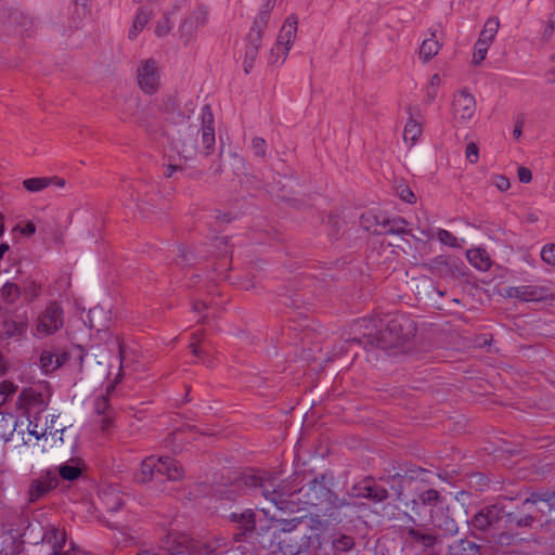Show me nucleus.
I'll use <instances>...</instances> for the list:
<instances>
[{
	"instance_id": "nucleus-60",
	"label": "nucleus",
	"mask_w": 555,
	"mask_h": 555,
	"mask_svg": "<svg viewBox=\"0 0 555 555\" xmlns=\"http://www.w3.org/2000/svg\"><path fill=\"white\" fill-rule=\"evenodd\" d=\"M533 522V517L530 515H526L517 520V525L519 527H529Z\"/></svg>"
},
{
	"instance_id": "nucleus-34",
	"label": "nucleus",
	"mask_w": 555,
	"mask_h": 555,
	"mask_svg": "<svg viewBox=\"0 0 555 555\" xmlns=\"http://www.w3.org/2000/svg\"><path fill=\"white\" fill-rule=\"evenodd\" d=\"M332 547L334 548V554H339L341 552L350 551L354 546L353 538L346 534H340L337 537L336 530L334 531V537L331 539Z\"/></svg>"
},
{
	"instance_id": "nucleus-61",
	"label": "nucleus",
	"mask_w": 555,
	"mask_h": 555,
	"mask_svg": "<svg viewBox=\"0 0 555 555\" xmlns=\"http://www.w3.org/2000/svg\"><path fill=\"white\" fill-rule=\"evenodd\" d=\"M55 353V360H57L59 367L62 366L64 363L67 362L69 356L67 352H54Z\"/></svg>"
},
{
	"instance_id": "nucleus-46",
	"label": "nucleus",
	"mask_w": 555,
	"mask_h": 555,
	"mask_svg": "<svg viewBox=\"0 0 555 555\" xmlns=\"http://www.w3.org/2000/svg\"><path fill=\"white\" fill-rule=\"evenodd\" d=\"M421 499L426 505H437L440 496L436 489L429 488L425 492L422 493Z\"/></svg>"
},
{
	"instance_id": "nucleus-63",
	"label": "nucleus",
	"mask_w": 555,
	"mask_h": 555,
	"mask_svg": "<svg viewBox=\"0 0 555 555\" xmlns=\"http://www.w3.org/2000/svg\"><path fill=\"white\" fill-rule=\"evenodd\" d=\"M48 180L51 181V184H54L56 186H60V188H64L65 186V180L62 179V178L51 177V178H48Z\"/></svg>"
},
{
	"instance_id": "nucleus-32",
	"label": "nucleus",
	"mask_w": 555,
	"mask_h": 555,
	"mask_svg": "<svg viewBox=\"0 0 555 555\" xmlns=\"http://www.w3.org/2000/svg\"><path fill=\"white\" fill-rule=\"evenodd\" d=\"M422 126L414 119H409L403 130V140L413 146L422 135Z\"/></svg>"
},
{
	"instance_id": "nucleus-43",
	"label": "nucleus",
	"mask_w": 555,
	"mask_h": 555,
	"mask_svg": "<svg viewBox=\"0 0 555 555\" xmlns=\"http://www.w3.org/2000/svg\"><path fill=\"white\" fill-rule=\"evenodd\" d=\"M491 44L486 43L483 41L477 40L474 48V54H473V62L478 65L480 64L487 55V52L489 50Z\"/></svg>"
},
{
	"instance_id": "nucleus-55",
	"label": "nucleus",
	"mask_w": 555,
	"mask_h": 555,
	"mask_svg": "<svg viewBox=\"0 0 555 555\" xmlns=\"http://www.w3.org/2000/svg\"><path fill=\"white\" fill-rule=\"evenodd\" d=\"M28 433L34 436L37 440H39L41 437L46 436L47 430L46 429H38V425L34 424L33 422H29L28 424Z\"/></svg>"
},
{
	"instance_id": "nucleus-29",
	"label": "nucleus",
	"mask_w": 555,
	"mask_h": 555,
	"mask_svg": "<svg viewBox=\"0 0 555 555\" xmlns=\"http://www.w3.org/2000/svg\"><path fill=\"white\" fill-rule=\"evenodd\" d=\"M152 17V10L147 8H141L138 10L137 15L133 20L132 26L129 30V39L133 40L144 29Z\"/></svg>"
},
{
	"instance_id": "nucleus-3",
	"label": "nucleus",
	"mask_w": 555,
	"mask_h": 555,
	"mask_svg": "<svg viewBox=\"0 0 555 555\" xmlns=\"http://www.w3.org/2000/svg\"><path fill=\"white\" fill-rule=\"evenodd\" d=\"M335 527L328 520L311 518L308 531L300 537L309 555H328L323 547L334 537ZM340 555V554H334Z\"/></svg>"
},
{
	"instance_id": "nucleus-15",
	"label": "nucleus",
	"mask_w": 555,
	"mask_h": 555,
	"mask_svg": "<svg viewBox=\"0 0 555 555\" xmlns=\"http://www.w3.org/2000/svg\"><path fill=\"white\" fill-rule=\"evenodd\" d=\"M506 296L521 301H540L548 296V289L540 285H520L506 289Z\"/></svg>"
},
{
	"instance_id": "nucleus-50",
	"label": "nucleus",
	"mask_w": 555,
	"mask_h": 555,
	"mask_svg": "<svg viewBox=\"0 0 555 555\" xmlns=\"http://www.w3.org/2000/svg\"><path fill=\"white\" fill-rule=\"evenodd\" d=\"M461 481L467 483L468 486H481L486 481V477L480 473H476L467 476V479H463Z\"/></svg>"
},
{
	"instance_id": "nucleus-42",
	"label": "nucleus",
	"mask_w": 555,
	"mask_h": 555,
	"mask_svg": "<svg viewBox=\"0 0 555 555\" xmlns=\"http://www.w3.org/2000/svg\"><path fill=\"white\" fill-rule=\"evenodd\" d=\"M437 238L439 242L443 245L450 246V247H460V243L457 237H455L450 231L444 229H439L437 231Z\"/></svg>"
},
{
	"instance_id": "nucleus-41",
	"label": "nucleus",
	"mask_w": 555,
	"mask_h": 555,
	"mask_svg": "<svg viewBox=\"0 0 555 555\" xmlns=\"http://www.w3.org/2000/svg\"><path fill=\"white\" fill-rule=\"evenodd\" d=\"M250 149L256 157L264 159L267 156V142L263 138L254 137L251 139Z\"/></svg>"
},
{
	"instance_id": "nucleus-7",
	"label": "nucleus",
	"mask_w": 555,
	"mask_h": 555,
	"mask_svg": "<svg viewBox=\"0 0 555 555\" xmlns=\"http://www.w3.org/2000/svg\"><path fill=\"white\" fill-rule=\"evenodd\" d=\"M137 81L144 93H155L160 86V67L158 62L154 59L141 61L137 68Z\"/></svg>"
},
{
	"instance_id": "nucleus-21",
	"label": "nucleus",
	"mask_w": 555,
	"mask_h": 555,
	"mask_svg": "<svg viewBox=\"0 0 555 555\" xmlns=\"http://www.w3.org/2000/svg\"><path fill=\"white\" fill-rule=\"evenodd\" d=\"M231 519L238 524L240 532L234 534L237 541L246 533L253 532L256 528L255 513L251 509H246L241 514L232 513Z\"/></svg>"
},
{
	"instance_id": "nucleus-40",
	"label": "nucleus",
	"mask_w": 555,
	"mask_h": 555,
	"mask_svg": "<svg viewBox=\"0 0 555 555\" xmlns=\"http://www.w3.org/2000/svg\"><path fill=\"white\" fill-rule=\"evenodd\" d=\"M21 296L18 285L12 282H7L1 288V297L8 302L16 301Z\"/></svg>"
},
{
	"instance_id": "nucleus-10",
	"label": "nucleus",
	"mask_w": 555,
	"mask_h": 555,
	"mask_svg": "<svg viewBox=\"0 0 555 555\" xmlns=\"http://www.w3.org/2000/svg\"><path fill=\"white\" fill-rule=\"evenodd\" d=\"M236 486H264L266 483L279 482V475L275 472L258 468H245L233 480Z\"/></svg>"
},
{
	"instance_id": "nucleus-8",
	"label": "nucleus",
	"mask_w": 555,
	"mask_h": 555,
	"mask_svg": "<svg viewBox=\"0 0 555 555\" xmlns=\"http://www.w3.org/2000/svg\"><path fill=\"white\" fill-rule=\"evenodd\" d=\"M278 548L274 551L276 555H298L306 552L304 541L300 537L293 533V528L284 527L281 531L274 533Z\"/></svg>"
},
{
	"instance_id": "nucleus-28",
	"label": "nucleus",
	"mask_w": 555,
	"mask_h": 555,
	"mask_svg": "<svg viewBox=\"0 0 555 555\" xmlns=\"http://www.w3.org/2000/svg\"><path fill=\"white\" fill-rule=\"evenodd\" d=\"M406 221L402 218H393V219H383L379 222L380 230H376L379 234H405L406 230Z\"/></svg>"
},
{
	"instance_id": "nucleus-54",
	"label": "nucleus",
	"mask_w": 555,
	"mask_h": 555,
	"mask_svg": "<svg viewBox=\"0 0 555 555\" xmlns=\"http://www.w3.org/2000/svg\"><path fill=\"white\" fill-rule=\"evenodd\" d=\"M554 30H555V11L550 16L547 26L543 33V38L546 40L550 39L552 34L554 33Z\"/></svg>"
},
{
	"instance_id": "nucleus-59",
	"label": "nucleus",
	"mask_w": 555,
	"mask_h": 555,
	"mask_svg": "<svg viewBox=\"0 0 555 555\" xmlns=\"http://www.w3.org/2000/svg\"><path fill=\"white\" fill-rule=\"evenodd\" d=\"M364 335L369 336L370 338L374 339L377 341V344L383 347V348H386L388 345H390L392 341H387L384 337L379 338V337H376L373 333H365Z\"/></svg>"
},
{
	"instance_id": "nucleus-5",
	"label": "nucleus",
	"mask_w": 555,
	"mask_h": 555,
	"mask_svg": "<svg viewBox=\"0 0 555 555\" xmlns=\"http://www.w3.org/2000/svg\"><path fill=\"white\" fill-rule=\"evenodd\" d=\"M198 132L197 125H182L177 135L172 134V147L183 159L190 160L196 155Z\"/></svg>"
},
{
	"instance_id": "nucleus-16",
	"label": "nucleus",
	"mask_w": 555,
	"mask_h": 555,
	"mask_svg": "<svg viewBox=\"0 0 555 555\" xmlns=\"http://www.w3.org/2000/svg\"><path fill=\"white\" fill-rule=\"evenodd\" d=\"M115 389L114 384L107 385L105 393H101L94 398L93 406L94 411L99 415H103L101 418L102 430H108L113 425L112 410L109 405V395Z\"/></svg>"
},
{
	"instance_id": "nucleus-57",
	"label": "nucleus",
	"mask_w": 555,
	"mask_h": 555,
	"mask_svg": "<svg viewBox=\"0 0 555 555\" xmlns=\"http://www.w3.org/2000/svg\"><path fill=\"white\" fill-rule=\"evenodd\" d=\"M438 87H433V86H427L426 87V101L427 103H433L434 100L436 99L437 96V93H438Z\"/></svg>"
},
{
	"instance_id": "nucleus-26",
	"label": "nucleus",
	"mask_w": 555,
	"mask_h": 555,
	"mask_svg": "<svg viewBox=\"0 0 555 555\" xmlns=\"http://www.w3.org/2000/svg\"><path fill=\"white\" fill-rule=\"evenodd\" d=\"M98 495L109 512H116L122 505V501L116 488H100Z\"/></svg>"
},
{
	"instance_id": "nucleus-56",
	"label": "nucleus",
	"mask_w": 555,
	"mask_h": 555,
	"mask_svg": "<svg viewBox=\"0 0 555 555\" xmlns=\"http://www.w3.org/2000/svg\"><path fill=\"white\" fill-rule=\"evenodd\" d=\"M518 178H519L520 182L529 183L532 179V173L528 168L519 167L518 168Z\"/></svg>"
},
{
	"instance_id": "nucleus-17",
	"label": "nucleus",
	"mask_w": 555,
	"mask_h": 555,
	"mask_svg": "<svg viewBox=\"0 0 555 555\" xmlns=\"http://www.w3.org/2000/svg\"><path fill=\"white\" fill-rule=\"evenodd\" d=\"M387 330L393 340H405L415 332L414 322L406 315H396L387 323Z\"/></svg>"
},
{
	"instance_id": "nucleus-2",
	"label": "nucleus",
	"mask_w": 555,
	"mask_h": 555,
	"mask_svg": "<svg viewBox=\"0 0 555 555\" xmlns=\"http://www.w3.org/2000/svg\"><path fill=\"white\" fill-rule=\"evenodd\" d=\"M159 547L166 555H217V547L214 544L194 541L177 531H170L163 537Z\"/></svg>"
},
{
	"instance_id": "nucleus-53",
	"label": "nucleus",
	"mask_w": 555,
	"mask_h": 555,
	"mask_svg": "<svg viewBox=\"0 0 555 555\" xmlns=\"http://www.w3.org/2000/svg\"><path fill=\"white\" fill-rule=\"evenodd\" d=\"M330 482H333V476L332 475H327V474H322L320 476V479L318 477H314L311 480H309L308 481V486H317L318 483L326 485V483H330Z\"/></svg>"
},
{
	"instance_id": "nucleus-13",
	"label": "nucleus",
	"mask_w": 555,
	"mask_h": 555,
	"mask_svg": "<svg viewBox=\"0 0 555 555\" xmlns=\"http://www.w3.org/2000/svg\"><path fill=\"white\" fill-rule=\"evenodd\" d=\"M201 118L202 145L205 155L208 156L212 153L216 143L215 119L212 112L208 105L203 107Z\"/></svg>"
},
{
	"instance_id": "nucleus-12",
	"label": "nucleus",
	"mask_w": 555,
	"mask_h": 555,
	"mask_svg": "<svg viewBox=\"0 0 555 555\" xmlns=\"http://www.w3.org/2000/svg\"><path fill=\"white\" fill-rule=\"evenodd\" d=\"M207 22L208 10L203 5L195 8L182 22L180 26L181 36L190 41Z\"/></svg>"
},
{
	"instance_id": "nucleus-14",
	"label": "nucleus",
	"mask_w": 555,
	"mask_h": 555,
	"mask_svg": "<svg viewBox=\"0 0 555 555\" xmlns=\"http://www.w3.org/2000/svg\"><path fill=\"white\" fill-rule=\"evenodd\" d=\"M292 488H272V490L266 489L263 496L270 500L278 509L283 512H294L296 509V502L294 496L297 494L296 491H289Z\"/></svg>"
},
{
	"instance_id": "nucleus-18",
	"label": "nucleus",
	"mask_w": 555,
	"mask_h": 555,
	"mask_svg": "<svg viewBox=\"0 0 555 555\" xmlns=\"http://www.w3.org/2000/svg\"><path fill=\"white\" fill-rule=\"evenodd\" d=\"M20 403L27 410L42 412L47 408L46 399L41 391L35 388H25L18 396Z\"/></svg>"
},
{
	"instance_id": "nucleus-22",
	"label": "nucleus",
	"mask_w": 555,
	"mask_h": 555,
	"mask_svg": "<svg viewBox=\"0 0 555 555\" xmlns=\"http://www.w3.org/2000/svg\"><path fill=\"white\" fill-rule=\"evenodd\" d=\"M57 475L66 481H76L82 476V468L78 464L64 463L57 467V472H48L50 482L55 481Z\"/></svg>"
},
{
	"instance_id": "nucleus-6",
	"label": "nucleus",
	"mask_w": 555,
	"mask_h": 555,
	"mask_svg": "<svg viewBox=\"0 0 555 555\" xmlns=\"http://www.w3.org/2000/svg\"><path fill=\"white\" fill-rule=\"evenodd\" d=\"M436 479L449 482L440 475L435 474L434 472L423 469L421 467L411 466L408 468H401L400 472L395 473L393 475L388 476L387 478H382L385 482H392L399 486L411 485V483H435Z\"/></svg>"
},
{
	"instance_id": "nucleus-30",
	"label": "nucleus",
	"mask_w": 555,
	"mask_h": 555,
	"mask_svg": "<svg viewBox=\"0 0 555 555\" xmlns=\"http://www.w3.org/2000/svg\"><path fill=\"white\" fill-rule=\"evenodd\" d=\"M261 46V40L255 39L253 36H248V44L245 49V56H244V69L245 73H249V70L253 68L254 63L258 56V52Z\"/></svg>"
},
{
	"instance_id": "nucleus-9",
	"label": "nucleus",
	"mask_w": 555,
	"mask_h": 555,
	"mask_svg": "<svg viewBox=\"0 0 555 555\" xmlns=\"http://www.w3.org/2000/svg\"><path fill=\"white\" fill-rule=\"evenodd\" d=\"M476 113V101L473 94L461 90L454 94L452 101V116L460 124L470 120Z\"/></svg>"
},
{
	"instance_id": "nucleus-33",
	"label": "nucleus",
	"mask_w": 555,
	"mask_h": 555,
	"mask_svg": "<svg viewBox=\"0 0 555 555\" xmlns=\"http://www.w3.org/2000/svg\"><path fill=\"white\" fill-rule=\"evenodd\" d=\"M440 50V44L435 38V34H431L430 38L425 39L420 48V56L424 61L433 59Z\"/></svg>"
},
{
	"instance_id": "nucleus-52",
	"label": "nucleus",
	"mask_w": 555,
	"mask_h": 555,
	"mask_svg": "<svg viewBox=\"0 0 555 555\" xmlns=\"http://www.w3.org/2000/svg\"><path fill=\"white\" fill-rule=\"evenodd\" d=\"M51 488H30L29 489V502H36L43 496Z\"/></svg>"
},
{
	"instance_id": "nucleus-48",
	"label": "nucleus",
	"mask_w": 555,
	"mask_h": 555,
	"mask_svg": "<svg viewBox=\"0 0 555 555\" xmlns=\"http://www.w3.org/2000/svg\"><path fill=\"white\" fill-rule=\"evenodd\" d=\"M465 156H466V159L470 163V164H476L479 159V150H478V146L476 143L474 142H470L467 144L466 146V151H465Z\"/></svg>"
},
{
	"instance_id": "nucleus-38",
	"label": "nucleus",
	"mask_w": 555,
	"mask_h": 555,
	"mask_svg": "<svg viewBox=\"0 0 555 555\" xmlns=\"http://www.w3.org/2000/svg\"><path fill=\"white\" fill-rule=\"evenodd\" d=\"M173 28V22L171 15L169 13H165L163 17L156 23L155 26V35L157 37H165L169 35V33Z\"/></svg>"
},
{
	"instance_id": "nucleus-24",
	"label": "nucleus",
	"mask_w": 555,
	"mask_h": 555,
	"mask_svg": "<svg viewBox=\"0 0 555 555\" xmlns=\"http://www.w3.org/2000/svg\"><path fill=\"white\" fill-rule=\"evenodd\" d=\"M297 25L298 22L296 17H288L280 30L276 42L291 49L296 38Z\"/></svg>"
},
{
	"instance_id": "nucleus-35",
	"label": "nucleus",
	"mask_w": 555,
	"mask_h": 555,
	"mask_svg": "<svg viewBox=\"0 0 555 555\" xmlns=\"http://www.w3.org/2000/svg\"><path fill=\"white\" fill-rule=\"evenodd\" d=\"M353 490H358L356 495L369 498L375 502H382L387 498L386 488H353Z\"/></svg>"
},
{
	"instance_id": "nucleus-49",
	"label": "nucleus",
	"mask_w": 555,
	"mask_h": 555,
	"mask_svg": "<svg viewBox=\"0 0 555 555\" xmlns=\"http://www.w3.org/2000/svg\"><path fill=\"white\" fill-rule=\"evenodd\" d=\"M398 193H399L400 198L409 204H413L416 202L415 194L412 192V190L410 188H408L405 185H401L398 189Z\"/></svg>"
},
{
	"instance_id": "nucleus-44",
	"label": "nucleus",
	"mask_w": 555,
	"mask_h": 555,
	"mask_svg": "<svg viewBox=\"0 0 555 555\" xmlns=\"http://www.w3.org/2000/svg\"><path fill=\"white\" fill-rule=\"evenodd\" d=\"M459 555H481L480 546L472 541H461Z\"/></svg>"
},
{
	"instance_id": "nucleus-62",
	"label": "nucleus",
	"mask_w": 555,
	"mask_h": 555,
	"mask_svg": "<svg viewBox=\"0 0 555 555\" xmlns=\"http://www.w3.org/2000/svg\"><path fill=\"white\" fill-rule=\"evenodd\" d=\"M521 131H522V121L521 120H517L515 126H514V129H513V135L515 139H519L521 137Z\"/></svg>"
},
{
	"instance_id": "nucleus-4",
	"label": "nucleus",
	"mask_w": 555,
	"mask_h": 555,
	"mask_svg": "<svg viewBox=\"0 0 555 555\" xmlns=\"http://www.w3.org/2000/svg\"><path fill=\"white\" fill-rule=\"evenodd\" d=\"M63 309L56 301H51L47 305L44 310L39 313L33 335L38 338H43L55 334L63 327Z\"/></svg>"
},
{
	"instance_id": "nucleus-1",
	"label": "nucleus",
	"mask_w": 555,
	"mask_h": 555,
	"mask_svg": "<svg viewBox=\"0 0 555 555\" xmlns=\"http://www.w3.org/2000/svg\"><path fill=\"white\" fill-rule=\"evenodd\" d=\"M182 465L171 457H146L134 479L138 483L178 482L184 477Z\"/></svg>"
},
{
	"instance_id": "nucleus-47",
	"label": "nucleus",
	"mask_w": 555,
	"mask_h": 555,
	"mask_svg": "<svg viewBox=\"0 0 555 555\" xmlns=\"http://www.w3.org/2000/svg\"><path fill=\"white\" fill-rule=\"evenodd\" d=\"M491 184L494 185L499 191L505 192L509 189V180L505 176L495 175L491 177Z\"/></svg>"
},
{
	"instance_id": "nucleus-58",
	"label": "nucleus",
	"mask_w": 555,
	"mask_h": 555,
	"mask_svg": "<svg viewBox=\"0 0 555 555\" xmlns=\"http://www.w3.org/2000/svg\"><path fill=\"white\" fill-rule=\"evenodd\" d=\"M143 555H166L164 551L160 550L159 545L157 547H147L142 550Z\"/></svg>"
},
{
	"instance_id": "nucleus-31",
	"label": "nucleus",
	"mask_w": 555,
	"mask_h": 555,
	"mask_svg": "<svg viewBox=\"0 0 555 555\" xmlns=\"http://www.w3.org/2000/svg\"><path fill=\"white\" fill-rule=\"evenodd\" d=\"M499 28H500L499 18L495 16L489 17L483 25V28L479 35L478 40L491 44L499 31Z\"/></svg>"
},
{
	"instance_id": "nucleus-25",
	"label": "nucleus",
	"mask_w": 555,
	"mask_h": 555,
	"mask_svg": "<svg viewBox=\"0 0 555 555\" xmlns=\"http://www.w3.org/2000/svg\"><path fill=\"white\" fill-rule=\"evenodd\" d=\"M406 540L411 544H420L424 548L433 547L437 542V537L431 533H424L415 528H406L405 529Z\"/></svg>"
},
{
	"instance_id": "nucleus-19",
	"label": "nucleus",
	"mask_w": 555,
	"mask_h": 555,
	"mask_svg": "<svg viewBox=\"0 0 555 555\" xmlns=\"http://www.w3.org/2000/svg\"><path fill=\"white\" fill-rule=\"evenodd\" d=\"M27 328L28 322L26 319L23 321L5 320L2 324L0 338L3 340H21L25 337Z\"/></svg>"
},
{
	"instance_id": "nucleus-11",
	"label": "nucleus",
	"mask_w": 555,
	"mask_h": 555,
	"mask_svg": "<svg viewBox=\"0 0 555 555\" xmlns=\"http://www.w3.org/2000/svg\"><path fill=\"white\" fill-rule=\"evenodd\" d=\"M65 544V531L54 527H49L42 535L40 553L42 555H70L68 551L63 552Z\"/></svg>"
},
{
	"instance_id": "nucleus-45",
	"label": "nucleus",
	"mask_w": 555,
	"mask_h": 555,
	"mask_svg": "<svg viewBox=\"0 0 555 555\" xmlns=\"http://www.w3.org/2000/svg\"><path fill=\"white\" fill-rule=\"evenodd\" d=\"M541 258L548 266L555 267V244H546L543 246Z\"/></svg>"
},
{
	"instance_id": "nucleus-39",
	"label": "nucleus",
	"mask_w": 555,
	"mask_h": 555,
	"mask_svg": "<svg viewBox=\"0 0 555 555\" xmlns=\"http://www.w3.org/2000/svg\"><path fill=\"white\" fill-rule=\"evenodd\" d=\"M40 366L46 373H50L59 369L55 353L49 350L42 351L40 356Z\"/></svg>"
},
{
	"instance_id": "nucleus-37",
	"label": "nucleus",
	"mask_w": 555,
	"mask_h": 555,
	"mask_svg": "<svg viewBox=\"0 0 555 555\" xmlns=\"http://www.w3.org/2000/svg\"><path fill=\"white\" fill-rule=\"evenodd\" d=\"M291 49L288 47L282 46L275 42L274 47L271 49L269 55V63L271 65L282 64L286 60L288 52Z\"/></svg>"
},
{
	"instance_id": "nucleus-51",
	"label": "nucleus",
	"mask_w": 555,
	"mask_h": 555,
	"mask_svg": "<svg viewBox=\"0 0 555 555\" xmlns=\"http://www.w3.org/2000/svg\"><path fill=\"white\" fill-rule=\"evenodd\" d=\"M202 334L199 332H195L192 335V343L190 344V348L192 349V352L197 358H202L203 351L198 348L197 341L201 340Z\"/></svg>"
},
{
	"instance_id": "nucleus-64",
	"label": "nucleus",
	"mask_w": 555,
	"mask_h": 555,
	"mask_svg": "<svg viewBox=\"0 0 555 555\" xmlns=\"http://www.w3.org/2000/svg\"><path fill=\"white\" fill-rule=\"evenodd\" d=\"M551 63H552V65H551L548 73H550V75L553 76L552 81L555 82V54L552 55Z\"/></svg>"
},
{
	"instance_id": "nucleus-20",
	"label": "nucleus",
	"mask_w": 555,
	"mask_h": 555,
	"mask_svg": "<svg viewBox=\"0 0 555 555\" xmlns=\"http://www.w3.org/2000/svg\"><path fill=\"white\" fill-rule=\"evenodd\" d=\"M274 1L275 0H267L262 10L258 13V15L256 16V18L253 23V26L250 28L248 36L255 37L256 41L261 40V38H262V33L268 25L271 11L273 10V7H274Z\"/></svg>"
},
{
	"instance_id": "nucleus-27",
	"label": "nucleus",
	"mask_w": 555,
	"mask_h": 555,
	"mask_svg": "<svg viewBox=\"0 0 555 555\" xmlns=\"http://www.w3.org/2000/svg\"><path fill=\"white\" fill-rule=\"evenodd\" d=\"M498 519L495 506H488L475 515L473 524L477 529L486 530Z\"/></svg>"
},
{
	"instance_id": "nucleus-23",
	"label": "nucleus",
	"mask_w": 555,
	"mask_h": 555,
	"mask_svg": "<svg viewBox=\"0 0 555 555\" xmlns=\"http://www.w3.org/2000/svg\"><path fill=\"white\" fill-rule=\"evenodd\" d=\"M468 262L479 271H488L492 261L486 249L477 247L466 251Z\"/></svg>"
},
{
	"instance_id": "nucleus-36",
	"label": "nucleus",
	"mask_w": 555,
	"mask_h": 555,
	"mask_svg": "<svg viewBox=\"0 0 555 555\" xmlns=\"http://www.w3.org/2000/svg\"><path fill=\"white\" fill-rule=\"evenodd\" d=\"M23 185L28 192L35 193L51 185V181L48 180V177L29 178L23 181Z\"/></svg>"
}]
</instances>
